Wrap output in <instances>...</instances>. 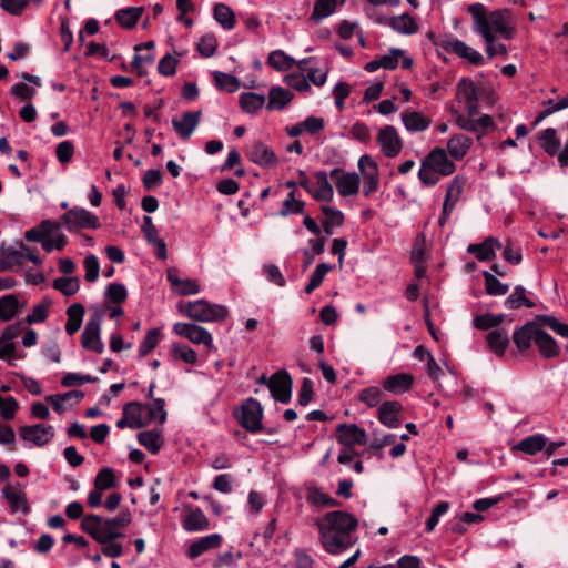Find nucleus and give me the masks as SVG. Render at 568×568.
<instances>
[{
	"instance_id": "obj_53",
	"label": "nucleus",
	"mask_w": 568,
	"mask_h": 568,
	"mask_svg": "<svg viewBox=\"0 0 568 568\" xmlns=\"http://www.w3.org/2000/svg\"><path fill=\"white\" fill-rule=\"evenodd\" d=\"M213 78L215 85L229 93L236 92L241 87V82L235 75L222 71L213 72Z\"/></svg>"
},
{
	"instance_id": "obj_29",
	"label": "nucleus",
	"mask_w": 568,
	"mask_h": 568,
	"mask_svg": "<svg viewBox=\"0 0 568 568\" xmlns=\"http://www.w3.org/2000/svg\"><path fill=\"white\" fill-rule=\"evenodd\" d=\"M538 145L550 156L557 155L561 152V141L557 136V131L554 128H547L537 134Z\"/></svg>"
},
{
	"instance_id": "obj_9",
	"label": "nucleus",
	"mask_w": 568,
	"mask_h": 568,
	"mask_svg": "<svg viewBox=\"0 0 568 568\" xmlns=\"http://www.w3.org/2000/svg\"><path fill=\"white\" fill-rule=\"evenodd\" d=\"M61 224L70 233H80L81 230H98L101 221L99 216L83 207H73L61 216Z\"/></svg>"
},
{
	"instance_id": "obj_18",
	"label": "nucleus",
	"mask_w": 568,
	"mask_h": 568,
	"mask_svg": "<svg viewBox=\"0 0 568 568\" xmlns=\"http://www.w3.org/2000/svg\"><path fill=\"white\" fill-rule=\"evenodd\" d=\"M166 280L169 281L173 292L180 296L197 294L201 288L197 280L181 278L178 270L175 268H169L166 271Z\"/></svg>"
},
{
	"instance_id": "obj_43",
	"label": "nucleus",
	"mask_w": 568,
	"mask_h": 568,
	"mask_svg": "<svg viewBox=\"0 0 568 568\" xmlns=\"http://www.w3.org/2000/svg\"><path fill=\"white\" fill-rule=\"evenodd\" d=\"M389 26L393 30L402 34H414L419 29L416 20L408 13L392 17Z\"/></svg>"
},
{
	"instance_id": "obj_44",
	"label": "nucleus",
	"mask_w": 568,
	"mask_h": 568,
	"mask_svg": "<svg viewBox=\"0 0 568 568\" xmlns=\"http://www.w3.org/2000/svg\"><path fill=\"white\" fill-rule=\"evenodd\" d=\"M504 305L509 310H518L521 306L532 308L536 304L526 296V290L521 285L515 286L513 293L505 300Z\"/></svg>"
},
{
	"instance_id": "obj_55",
	"label": "nucleus",
	"mask_w": 568,
	"mask_h": 568,
	"mask_svg": "<svg viewBox=\"0 0 568 568\" xmlns=\"http://www.w3.org/2000/svg\"><path fill=\"white\" fill-rule=\"evenodd\" d=\"M53 288L61 292L64 296H72L80 290V280L75 276H62L53 281Z\"/></svg>"
},
{
	"instance_id": "obj_62",
	"label": "nucleus",
	"mask_w": 568,
	"mask_h": 568,
	"mask_svg": "<svg viewBox=\"0 0 568 568\" xmlns=\"http://www.w3.org/2000/svg\"><path fill=\"white\" fill-rule=\"evenodd\" d=\"M18 311V300L14 295L0 297V318L4 322L12 320Z\"/></svg>"
},
{
	"instance_id": "obj_33",
	"label": "nucleus",
	"mask_w": 568,
	"mask_h": 568,
	"mask_svg": "<svg viewBox=\"0 0 568 568\" xmlns=\"http://www.w3.org/2000/svg\"><path fill=\"white\" fill-rule=\"evenodd\" d=\"M138 442L142 445L150 454L156 455L163 444V435L160 429L145 430L138 434Z\"/></svg>"
},
{
	"instance_id": "obj_32",
	"label": "nucleus",
	"mask_w": 568,
	"mask_h": 568,
	"mask_svg": "<svg viewBox=\"0 0 568 568\" xmlns=\"http://www.w3.org/2000/svg\"><path fill=\"white\" fill-rule=\"evenodd\" d=\"M143 12H144L143 7H128V8L119 9L115 12L114 18L120 27H122L123 29H126V30H131L138 24Z\"/></svg>"
},
{
	"instance_id": "obj_40",
	"label": "nucleus",
	"mask_w": 568,
	"mask_h": 568,
	"mask_svg": "<svg viewBox=\"0 0 568 568\" xmlns=\"http://www.w3.org/2000/svg\"><path fill=\"white\" fill-rule=\"evenodd\" d=\"M402 121L409 132H423L427 130L432 123L428 118L417 111L404 112L402 114Z\"/></svg>"
},
{
	"instance_id": "obj_37",
	"label": "nucleus",
	"mask_w": 568,
	"mask_h": 568,
	"mask_svg": "<svg viewBox=\"0 0 568 568\" xmlns=\"http://www.w3.org/2000/svg\"><path fill=\"white\" fill-rule=\"evenodd\" d=\"M346 0H315L311 20L320 23L323 19L332 16L338 6H343Z\"/></svg>"
},
{
	"instance_id": "obj_64",
	"label": "nucleus",
	"mask_w": 568,
	"mask_h": 568,
	"mask_svg": "<svg viewBox=\"0 0 568 568\" xmlns=\"http://www.w3.org/2000/svg\"><path fill=\"white\" fill-rule=\"evenodd\" d=\"M404 55V50L390 48L387 54L379 55V65L385 70H395L398 67L399 58Z\"/></svg>"
},
{
	"instance_id": "obj_61",
	"label": "nucleus",
	"mask_w": 568,
	"mask_h": 568,
	"mask_svg": "<svg viewBox=\"0 0 568 568\" xmlns=\"http://www.w3.org/2000/svg\"><path fill=\"white\" fill-rule=\"evenodd\" d=\"M104 296L106 304H121L126 300L128 291L123 284L111 283L106 286Z\"/></svg>"
},
{
	"instance_id": "obj_38",
	"label": "nucleus",
	"mask_w": 568,
	"mask_h": 568,
	"mask_svg": "<svg viewBox=\"0 0 568 568\" xmlns=\"http://www.w3.org/2000/svg\"><path fill=\"white\" fill-rule=\"evenodd\" d=\"M293 98L294 95L290 90L282 87H272L268 92L266 109L270 111L283 110Z\"/></svg>"
},
{
	"instance_id": "obj_4",
	"label": "nucleus",
	"mask_w": 568,
	"mask_h": 568,
	"mask_svg": "<svg viewBox=\"0 0 568 568\" xmlns=\"http://www.w3.org/2000/svg\"><path fill=\"white\" fill-rule=\"evenodd\" d=\"M99 523L94 514L85 515L81 520V529L90 535L97 542L102 545V554L109 558H119L123 554L122 544L118 542V538L124 537V534L103 532L97 529L90 523Z\"/></svg>"
},
{
	"instance_id": "obj_3",
	"label": "nucleus",
	"mask_w": 568,
	"mask_h": 568,
	"mask_svg": "<svg viewBox=\"0 0 568 568\" xmlns=\"http://www.w3.org/2000/svg\"><path fill=\"white\" fill-rule=\"evenodd\" d=\"M456 171V164L448 158L443 148H434L422 161L418 171L420 183L427 187L435 186L444 176H449Z\"/></svg>"
},
{
	"instance_id": "obj_45",
	"label": "nucleus",
	"mask_w": 568,
	"mask_h": 568,
	"mask_svg": "<svg viewBox=\"0 0 568 568\" xmlns=\"http://www.w3.org/2000/svg\"><path fill=\"white\" fill-rule=\"evenodd\" d=\"M38 243L41 244L47 253L54 250L62 251L68 244V237L61 232H55L53 235L43 237L40 230H38Z\"/></svg>"
},
{
	"instance_id": "obj_20",
	"label": "nucleus",
	"mask_w": 568,
	"mask_h": 568,
	"mask_svg": "<svg viewBox=\"0 0 568 568\" xmlns=\"http://www.w3.org/2000/svg\"><path fill=\"white\" fill-rule=\"evenodd\" d=\"M202 116V111L184 112L181 119L174 118L172 126L182 140H187L197 128Z\"/></svg>"
},
{
	"instance_id": "obj_21",
	"label": "nucleus",
	"mask_w": 568,
	"mask_h": 568,
	"mask_svg": "<svg viewBox=\"0 0 568 568\" xmlns=\"http://www.w3.org/2000/svg\"><path fill=\"white\" fill-rule=\"evenodd\" d=\"M414 384V376L409 373H399L384 378L382 386L385 392L393 395H402L410 390Z\"/></svg>"
},
{
	"instance_id": "obj_27",
	"label": "nucleus",
	"mask_w": 568,
	"mask_h": 568,
	"mask_svg": "<svg viewBox=\"0 0 568 568\" xmlns=\"http://www.w3.org/2000/svg\"><path fill=\"white\" fill-rule=\"evenodd\" d=\"M182 527L189 532L203 531L210 527V520L201 508L189 507V513L182 520Z\"/></svg>"
},
{
	"instance_id": "obj_22",
	"label": "nucleus",
	"mask_w": 568,
	"mask_h": 568,
	"mask_svg": "<svg viewBox=\"0 0 568 568\" xmlns=\"http://www.w3.org/2000/svg\"><path fill=\"white\" fill-rule=\"evenodd\" d=\"M499 248H501V243L497 239L488 236L481 243L468 245L467 252L474 254L480 262H488L496 257V250Z\"/></svg>"
},
{
	"instance_id": "obj_42",
	"label": "nucleus",
	"mask_w": 568,
	"mask_h": 568,
	"mask_svg": "<svg viewBox=\"0 0 568 568\" xmlns=\"http://www.w3.org/2000/svg\"><path fill=\"white\" fill-rule=\"evenodd\" d=\"M547 438L542 434H536L521 439L515 449L520 450L527 455H536L544 450L546 447Z\"/></svg>"
},
{
	"instance_id": "obj_25",
	"label": "nucleus",
	"mask_w": 568,
	"mask_h": 568,
	"mask_svg": "<svg viewBox=\"0 0 568 568\" xmlns=\"http://www.w3.org/2000/svg\"><path fill=\"white\" fill-rule=\"evenodd\" d=\"M306 501L315 508H336L341 503L315 485L306 486Z\"/></svg>"
},
{
	"instance_id": "obj_34",
	"label": "nucleus",
	"mask_w": 568,
	"mask_h": 568,
	"mask_svg": "<svg viewBox=\"0 0 568 568\" xmlns=\"http://www.w3.org/2000/svg\"><path fill=\"white\" fill-rule=\"evenodd\" d=\"M251 160L263 166H272L277 163L275 153L263 142H255L250 152Z\"/></svg>"
},
{
	"instance_id": "obj_15",
	"label": "nucleus",
	"mask_w": 568,
	"mask_h": 568,
	"mask_svg": "<svg viewBox=\"0 0 568 568\" xmlns=\"http://www.w3.org/2000/svg\"><path fill=\"white\" fill-rule=\"evenodd\" d=\"M173 332L193 344H203L206 347H211L213 344L211 333L196 324L178 322L173 325Z\"/></svg>"
},
{
	"instance_id": "obj_60",
	"label": "nucleus",
	"mask_w": 568,
	"mask_h": 568,
	"mask_svg": "<svg viewBox=\"0 0 568 568\" xmlns=\"http://www.w3.org/2000/svg\"><path fill=\"white\" fill-rule=\"evenodd\" d=\"M116 486L114 470L110 467L100 469L94 478V487L98 490H106Z\"/></svg>"
},
{
	"instance_id": "obj_58",
	"label": "nucleus",
	"mask_w": 568,
	"mask_h": 568,
	"mask_svg": "<svg viewBox=\"0 0 568 568\" xmlns=\"http://www.w3.org/2000/svg\"><path fill=\"white\" fill-rule=\"evenodd\" d=\"M486 293L491 296L505 295L509 291V285L501 283L495 275L488 271L483 272Z\"/></svg>"
},
{
	"instance_id": "obj_7",
	"label": "nucleus",
	"mask_w": 568,
	"mask_h": 568,
	"mask_svg": "<svg viewBox=\"0 0 568 568\" xmlns=\"http://www.w3.org/2000/svg\"><path fill=\"white\" fill-rule=\"evenodd\" d=\"M90 310L91 314L80 336V343L84 349L101 354L104 349L100 336L104 310L99 306H92Z\"/></svg>"
},
{
	"instance_id": "obj_41",
	"label": "nucleus",
	"mask_w": 568,
	"mask_h": 568,
	"mask_svg": "<svg viewBox=\"0 0 568 568\" xmlns=\"http://www.w3.org/2000/svg\"><path fill=\"white\" fill-rule=\"evenodd\" d=\"M20 333V328L17 325L8 326L2 336L0 337V358L10 361L14 352L13 339Z\"/></svg>"
},
{
	"instance_id": "obj_57",
	"label": "nucleus",
	"mask_w": 568,
	"mask_h": 568,
	"mask_svg": "<svg viewBox=\"0 0 568 568\" xmlns=\"http://www.w3.org/2000/svg\"><path fill=\"white\" fill-rule=\"evenodd\" d=\"M171 356L186 364H195L197 362L196 352L186 344L174 343L171 347Z\"/></svg>"
},
{
	"instance_id": "obj_11",
	"label": "nucleus",
	"mask_w": 568,
	"mask_h": 568,
	"mask_svg": "<svg viewBox=\"0 0 568 568\" xmlns=\"http://www.w3.org/2000/svg\"><path fill=\"white\" fill-rule=\"evenodd\" d=\"M358 169L363 175V195L368 197L376 192L379 185L377 163L367 154L358 160Z\"/></svg>"
},
{
	"instance_id": "obj_52",
	"label": "nucleus",
	"mask_w": 568,
	"mask_h": 568,
	"mask_svg": "<svg viewBox=\"0 0 568 568\" xmlns=\"http://www.w3.org/2000/svg\"><path fill=\"white\" fill-rule=\"evenodd\" d=\"M505 315L504 314H481L476 315L473 320V325L477 329L480 331H488L490 328H498V326L504 322Z\"/></svg>"
},
{
	"instance_id": "obj_28",
	"label": "nucleus",
	"mask_w": 568,
	"mask_h": 568,
	"mask_svg": "<svg viewBox=\"0 0 568 568\" xmlns=\"http://www.w3.org/2000/svg\"><path fill=\"white\" fill-rule=\"evenodd\" d=\"M473 145V139L466 134L458 133L447 141V152L453 160L459 161L465 158Z\"/></svg>"
},
{
	"instance_id": "obj_49",
	"label": "nucleus",
	"mask_w": 568,
	"mask_h": 568,
	"mask_svg": "<svg viewBox=\"0 0 568 568\" xmlns=\"http://www.w3.org/2000/svg\"><path fill=\"white\" fill-rule=\"evenodd\" d=\"M3 494L8 500V504L10 505L12 511H14V513H18V511L27 513L28 511L26 496L20 489L14 488L10 485H7L3 488Z\"/></svg>"
},
{
	"instance_id": "obj_30",
	"label": "nucleus",
	"mask_w": 568,
	"mask_h": 568,
	"mask_svg": "<svg viewBox=\"0 0 568 568\" xmlns=\"http://www.w3.org/2000/svg\"><path fill=\"white\" fill-rule=\"evenodd\" d=\"M83 397L84 394L81 390H69L64 394L50 395L47 399L53 409L61 414L67 410L68 405L73 406L80 403Z\"/></svg>"
},
{
	"instance_id": "obj_8",
	"label": "nucleus",
	"mask_w": 568,
	"mask_h": 568,
	"mask_svg": "<svg viewBox=\"0 0 568 568\" xmlns=\"http://www.w3.org/2000/svg\"><path fill=\"white\" fill-rule=\"evenodd\" d=\"M234 418L248 433L256 434L263 429V408L255 398L245 399L234 412Z\"/></svg>"
},
{
	"instance_id": "obj_5",
	"label": "nucleus",
	"mask_w": 568,
	"mask_h": 568,
	"mask_svg": "<svg viewBox=\"0 0 568 568\" xmlns=\"http://www.w3.org/2000/svg\"><path fill=\"white\" fill-rule=\"evenodd\" d=\"M182 315L197 322H219L229 316V310L224 305L211 304L205 300H197L179 305Z\"/></svg>"
},
{
	"instance_id": "obj_50",
	"label": "nucleus",
	"mask_w": 568,
	"mask_h": 568,
	"mask_svg": "<svg viewBox=\"0 0 568 568\" xmlns=\"http://www.w3.org/2000/svg\"><path fill=\"white\" fill-rule=\"evenodd\" d=\"M148 410L149 423L153 419L158 420L159 425H163L168 418L165 410V400L163 398H153L152 403L144 404V410Z\"/></svg>"
},
{
	"instance_id": "obj_26",
	"label": "nucleus",
	"mask_w": 568,
	"mask_h": 568,
	"mask_svg": "<svg viewBox=\"0 0 568 568\" xmlns=\"http://www.w3.org/2000/svg\"><path fill=\"white\" fill-rule=\"evenodd\" d=\"M535 345L544 358H555L560 354L559 345L550 334L542 329V326H540L537 333Z\"/></svg>"
},
{
	"instance_id": "obj_24",
	"label": "nucleus",
	"mask_w": 568,
	"mask_h": 568,
	"mask_svg": "<svg viewBox=\"0 0 568 568\" xmlns=\"http://www.w3.org/2000/svg\"><path fill=\"white\" fill-rule=\"evenodd\" d=\"M222 536L220 534H211L194 540L187 548V556L195 559L204 552L216 549L222 545Z\"/></svg>"
},
{
	"instance_id": "obj_36",
	"label": "nucleus",
	"mask_w": 568,
	"mask_h": 568,
	"mask_svg": "<svg viewBox=\"0 0 568 568\" xmlns=\"http://www.w3.org/2000/svg\"><path fill=\"white\" fill-rule=\"evenodd\" d=\"M84 314L85 308L81 303H73L67 308L65 332L69 336H73L81 328Z\"/></svg>"
},
{
	"instance_id": "obj_39",
	"label": "nucleus",
	"mask_w": 568,
	"mask_h": 568,
	"mask_svg": "<svg viewBox=\"0 0 568 568\" xmlns=\"http://www.w3.org/2000/svg\"><path fill=\"white\" fill-rule=\"evenodd\" d=\"M144 404L140 402H130L123 406V414L131 419V428L139 429L149 425V419L143 416Z\"/></svg>"
},
{
	"instance_id": "obj_35",
	"label": "nucleus",
	"mask_w": 568,
	"mask_h": 568,
	"mask_svg": "<svg viewBox=\"0 0 568 568\" xmlns=\"http://www.w3.org/2000/svg\"><path fill=\"white\" fill-rule=\"evenodd\" d=\"M489 349L497 356H503L509 345L508 332L504 328H496L486 335Z\"/></svg>"
},
{
	"instance_id": "obj_12",
	"label": "nucleus",
	"mask_w": 568,
	"mask_h": 568,
	"mask_svg": "<svg viewBox=\"0 0 568 568\" xmlns=\"http://www.w3.org/2000/svg\"><path fill=\"white\" fill-rule=\"evenodd\" d=\"M334 180L337 192L341 196L347 197L356 195L359 191L361 178L355 172H344L341 168H334L329 172Z\"/></svg>"
},
{
	"instance_id": "obj_1",
	"label": "nucleus",
	"mask_w": 568,
	"mask_h": 568,
	"mask_svg": "<svg viewBox=\"0 0 568 568\" xmlns=\"http://www.w3.org/2000/svg\"><path fill=\"white\" fill-rule=\"evenodd\" d=\"M467 11L473 19V31L479 34L485 43V51L488 59L496 55L507 57V45L496 42V36L510 40L516 33V22L513 13L508 9H497L491 12L480 3H471Z\"/></svg>"
},
{
	"instance_id": "obj_14",
	"label": "nucleus",
	"mask_w": 568,
	"mask_h": 568,
	"mask_svg": "<svg viewBox=\"0 0 568 568\" xmlns=\"http://www.w3.org/2000/svg\"><path fill=\"white\" fill-rule=\"evenodd\" d=\"M292 378L286 371L274 373L267 382L273 398L282 404H287L292 395Z\"/></svg>"
},
{
	"instance_id": "obj_2",
	"label": "nucleus",
	"mask_w": 568,
	"mask_h": 568,
	"mask_svg": "<svg viewBox=\"0 0 568 568\" xmlns=\"http://www.w3.org/2000/svg\"><path fill=\"white\" fill-rule=\"evenodd\" d=\"M315 526L318 530L321 546L331 555H339L357 541L355 531L358 520L347 511H328L316 519Z\"/></svg>"
},
{
	"instance_id": "obj_59",
	"label": "nucleus",
	"mask_w": 568,
	"mask_h": 568,
	"mask_svg": "<svg viewBox=\"0 0 568 568\" xmlns=\"http://www.w3.org/2000/svg\"><path fill=\"white\" fill-rule=\"evenodd\" d=\"M332 265L320 263L310 276V281L305 286V293L311 294L314 290L320 287L324 281L325 275L332 271Z\"/></svg>"
},
{
	"instance_id": "obj_19",
	"label": "nucleus",
	"mask_w": 568,
	"mask_h": 568,
	"mask_svg": "<svg viewBox=\"0 0 568 568\" xmlns=\"http://www.w3.org/2000/svg\"><path fill=\"white\" fill-rule=\"evenodd\" d=\"M403 405L397 400L383 402L377 409V418L387 428H397L400 425L399 415Z\"/></svg>"
},
{
	"instance_id": "obj_31",
	"label": "nucleus",
	"mask_w": 568,
	"mask_h": 568,
	"mask_svg": "<svg viewBox=\"0 0 568 568\" xmlns=\"http://www.w3.org/2000/svg\"><path fill=\"white\" fill-rule=\"evenodd\" d=\"M314 176L316 179L317 187L312 189L311 195L316 201H332L334 196V190L328 181V174L325 171H316Z\"/></svg>"
},
{
	"instance_id": "obj_46",
	"label": "nucleus",
	"mask_w": 568,
	"mask_h": 568,
	"mask_svg": "<svg viewBox=\"0 0 568 568\" xmlns=\"http://www.w3.org/2000/svg\"><path fill=\"white\" fill-rule=\"evenodd\" d=\"M483 93L484 92L479 91L470 79L462 78L457 84V97L465 103L478 100L479 95Z\"/></svg>"
},
{
	"instance_id": "obj_48",
	"label": "nucleus",
	"mask_w": 568,
	"mask_h": 568,
	"mask_svg": "<svg viewBox=\"0 0 568 568\" xmlns=\"http://www.w3.org/2000/svg\"><path fill=\"white\" fill-rule=\"evenodd\" d=\"M239 103L246 113H255L265 104V97L255 92H243L240 95Z\"/></svg>"
},
{
	"instance_id": "obj_54",
	"label": "nucleus",
	"mask_w": 568,
	"mask_h": 568,
	"mask_svg": "<svg viewBox=\"0 0 568 568\" xmlns=\"http://www.w3.org/2000/svg\"><path fill=\"white\" fill-rule=\"evenodd\" d=\"M267 63L277 71H287L295 65V60L281 50L272 51L268 54Z\"/></svg>"
},
{
	"instance_id": "obj_6",
	"label": "nucleus",
	"mask_w": 568,
	"mask_h": 568,
	"mask_svg": "<svg viewBox=\"0 0 568 568\" xmlns=\"http://www.w3.org/2000/svg\"><path fill=\"white\" fill-rule=\"evenodd\" d=\"M551 321L560 323V321L552 315H536L532 321L527 322L523 326L516 328L513 333V341L520 353L527 352L531 343H535L537 333L540 326H547L551 329Z\"/></svg>"
},
{
	"instance_id": "obj_47",
	"label": "nucleus",
	"mask_w": 568,
	"mask_h": 568,
	"mask_svg": "<svg viewBox=\"0 0 568 568\" xmlns=\"http://www.w3.org/2000/svg\"><path fill=\"white\" fill-rule=\"evenodd\" d=\"M213 16L223 29L232 30L235 27V13L229 6L224 3H216L214 6Z\"/></svg>"
},
{
	"instance_id": "obj_51",
	"label": "nucleus",
	"mask_w": 568,
	"mask_h": 568,
	"mask_svg": "<svg viewBox=\"0 0 568 568\" xmlns=\"http://www.w3.org/2000/svg\"><path fill=\"white\" fill-rule=\"evenodd\" d=\"M383 390L376 386L366 387L358 393L357 399L368 408L377 407L382 404Z\"/></svg>"
},
{
	"instance_id": "obj_56",
	"label": "nucleus",
	"mask_w": 568,
	"mask_h": 568,
	"mask_svg": "<svg viewBox=\"0 0 568 568\" xmlns=\"http://www.w3.org/2000/svg\"><path fill=\"white\" fill-rule=\"evenodd\" d=\"M162 338V332L160 328H151L144 339L140 343L138 353L140 357H145L150 354L160 343Z\"/></svg>"
},
{
	"instance_id": "obj_23",
	"label": "nucleus",
	"mask_w": 568,
	"mask_h": 568,
	"mask_svg": "<svg viewBox=\"0 0 568 568\" xmlns=\"http://www.w3.org/2000/svg\"><path fill=\"white\" fill-rule=\"evenodd\" d=\"M99 519V523H91L97 529L102 530L103 532L111 531L112 534H123L122 529L131 524L132 516L130 511H121L116 517L110 519H103L99 515H95Z\"/></svg>"
},
{
	"instance_id": "obj_13",
	"label": "nucleus",
	"mask_w": 568,
	"mask_h": 568,
	"mask_svg": "<svg viewBox=\"0 0 568 568\" xmlns=\"http://www.w3.org/2000/svg\"><path fill=\"white\" fill-rule=\"evenodd\" d=\"M376 142L386 158L397 156L403 149V141L393 125L382 128L377 133Z\"/></svg>"
},
{
	"instance_id": "obj_16",
	"label": "nucleus",
	"mask_w": 568,
	"mask_h": 568,
	"mask_svg": "<svg viewBox=\"0 0 568 568\" xmlns=\"http://www.w3.org/2000/svg\"><path fill=\"white\" fill-rule=\"evenodd\" d=\"M337 442L348 448L354 445H366L367 434L365 429L358 427L356 424H339L336 428Z\"/></svg>"
},
{
	"instance_id": "obj_63",
	"label": "nucleus",
	"mask_w": 568,
	"mask_h": 568,
	"mask_svg": "<svg viewBox=\"0 0 568 568\" xmlns=\"http://www.w3.org/2000/svg\"><path fill=\"white\" fill-rule=\"evenodd\" d=\"M305 203L295 199V192L292 191L287 194V197L283 201L280 211L281 216H287L290 214H301L304 212Z\"/></svg>"
},
{
	"instance_id": "obj_10",
	"label": "nucleus",
	"mask_w": 568,
	"mask_h": 568,
	"mask_svg": "<svg viewBox=\"0 0 568 568\" xmlns=\"http://www.w3.org/2000/svg\"><path fill=\"white\" fill-rule=\"evenodd\" d=\"M439 45L447 52L454 53L457 57L467 60L473 65H483L485 63V59L483 54L465 43L464 41L449 38L440 41Z\"/></svg>"
},
{
	"instance_id": "obj_17",
	"label": "nucleus",
	"mask_w": 568,
	"mask_h": 568,
	"mask_svg": "<svg viewBox=\"0 0 568 568\" xmlns=\"http://www.w3.org/2000/svg\"><path fill=\"white\" fill-rule=\"evenodd\" d=\"M27 261L36 262V255L31 248L23 244L19 248H8L4 252L3 258L0 260V271L20 267Z\"/></svg>"
}]
</instances>
